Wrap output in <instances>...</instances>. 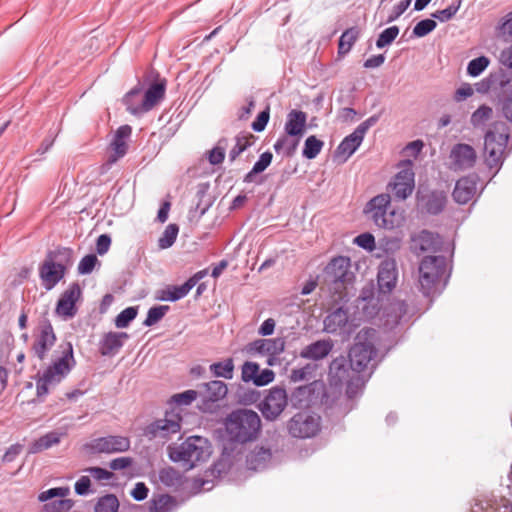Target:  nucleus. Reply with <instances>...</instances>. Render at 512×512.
<instances>
[{
  "instance_id": "13d9d810",
  "label": "nucleus",
  "mask_w": 512,
  "mask_h": 512,
  "mask_svg": "<svg viewBox=\"0 0 512 512\" xmlns=\"http://www.w3.org/2000/svg\"><path fill=\"white\" fill-rule=\"evenodd\" d=\"M461 6V0H458L456 3H452L446 9L438 10L432 14V17L438 19L440 22H447L452 19Z\"/></svg>"
},
{
  "instance_id": "79ce46f5",
  "label": "nucleus",
  "mask_w": 512,
  "mask_h": 512,
  "mask_svg": "<svg viewBox=\"0 0 512 512\" xmlns=\"http://www.w3.org/2000/svg\"><path fill=\"white\" fill-rule=\"evenodd\" d=\"M360 35V30L357 27L346 29L339 38L338 53L347 54Z\"/></svg>"
},
{
  "instance_id": "aec40b11",
  "label": "nucleus",
  "mask_w": 512,
  "mask_h": 512,
  "mask_svg": "<svg viewBox=\"0 0 512 512\" xmlns=\"http://www.w3.org/2000/svg\"><path fill=\"white\" fill-rule=\"evenodd\" d=\"M204 386L205 392L201 395L202 403L199 408L203 411H209L211 410L212 404L218 402L227 395L228 388L227 385L220 380L210 381L204 384Z\"/></svg>"
},
{
  "instance_id": "f8f14e48",
  "label": "nucleus",
  "mask_w": 512,
  "mask_h": 512,
  "mask_svg": "<svg viewBox=\"0 0 512 512\" xmlns=\"http://www.w3.org/2000/svg\"><path fill=\"white\" fill-rule=\"evenodd\" d=\"M321 418L308 412L296 413L287 423L289 434L294 438L306 439L316 436L321 429Z\"/></svg>"
},
{
  "instance_id": "20e7f679",
  "label": "nucleus",
  "mask_w": 512,
  "mask_h": 512,
  "mask_svg": "<svg viewBox=\"0 0 512 512\" xmlns=\"http://www.w3.org/2000/svg\"><path fill=\"white\" fill-rule=\"evenodd\" d=\"M225 426L231 440L247 443L258 437L262 424L259 415L255 411L237 409L228 415Z\"/></svg>"
},
{
  "instance_id": "5fc2aeb1",
  "label": "nucleus",
  "mask_w": 512,
  "mask_h": 512,
  "mask_svg": "<svg viewBox=\"0 0 512 512\" xmlns=\"http://www.w3.org/2000/svg\"><path fill=\"white\" fill-rule=\"evenodd\" d=\"M399 34V27L398 26H391L383 30L376 40V47L381 49L385 46L390 45L398 36Z\"/></svg>"
},
{
  "instance_id": "5701e85b",
  "label": "nucleus",
  "mask_w": 512,
  "mask_h": 512,
  "mask_svg": "<svg viewBox=\"0 0 512 512\" xmlns=\"http://www.w3.org/2000/svg\"><path fill=\"white\" fill-rule=\"evenodd\" d=\"M165 92V79L152 83L144 93L142 92V104L138 106V109L140 111H146V113L149 112L164 98Z\"/></svg>"
},
{
  "instance_id": "58836bf2",
  "label": "nucleus",
  "mask_w": 512,
  "mask_h": 512,
  "mask_svg": "<svg viewBox=\"0 0 512 512\" xmlns=\"http://www.w3.org/2000/svg\"><path fill=\"white\" fill-rule=\"evenodd\" d=\"M73 250L68 247H58L55 250L48 251L46 257L51 259L57 266H62L64 271L73 264Z\"/></svg>"
},
{
  "instance_id": "37998d69",
  "label": "nucleus",
  "mask_w": 512,
  "mask_h": 512,
  "mask_svg": "<svg viewBox=\"0 0 512 512\" xmlns=\"http://www.w3.org/2000/svg\"><path fill=\"white\" fill-rule=\"evenodd\" d=\"M408 312V305L405 301L397 300L390 304L387 323L398 325Z\"/></svg>"
},
{
  "instance_id": "69168bd1",
  "label": "nucleus",
  "mask_w": 512,
  "mask_h": 512,
  "mask_svg": "<svg viewBox=\"0 0 512 512\" xmlns=\"http://www.w3.org/2000/svg\"><path fill=\"white\" fill-rule=\"evenodd\" d=\"M197 391L186 390L172 396V401L179 405H189L197 398Z\"/></svg>"
},
{
  "instance_id": "2eb2a0df",
  "label": "nucleus",
  "mask_w": 512,
  "mask_h": 512,
  "mask_svg": "<svg viewBox=\"0 0 512 512\" xmlns=\"http://www.w3.org/2000/svg\"><path fill=\"white\" fill-rule=\"evenodd\" d=\"M376 349L371 343L358 342L355 343L349 350V362L351 368L356 371L358 375L369 369L371 361L376 356Z\"/></svg>"
},
{
  "instance_id": "72a5a7b5",
  "label": "nucleus",
  "mask_w": 512,
  "mask_h": 512,
  "mask_svg": "<svg viewBox=\"0 0 512 512\" xmlns=\"http://www.w3.org/2000/svg\"><path fill=\"white\" fill-rule=\"evenodd\" d=\"M148 504L150 512H173L178 508L176 498L169 494L153 495Z\"/></svg>"
},
{
  "instance_id": "4d7b16f0",
  "label": "nucleus",
  "mask_w": 512,
  "mask_h": 512,
  "mask_svg": "<svg viewBox=\"0 0 512 512\" xmlns=\"http://www.w3.org/2000/svg\"><path fill=\"white\" fill-rule=\"evenodd\" d=\"M137 307H127L122 310L115 318V326L117 328H125L137 316Z\"/></svg>"
},
{
  "instance_id": "9d476101",
  "label": "nucleus",
  "mask_w": 512,
  "mask_h": 512,
  "mask_svg": "<svg viewBox=\"0 0 512 512\" xmlns=\"http://www.w3.org/2000/svg\"><path fill=\"white\" fill-rule=\"evenodd\" d=\"M182 417L175 410L167 411L165 416L148 424L143 435L149 440L167 441L172 435L181 429Z\"/></svg>"
},
{
  "instance_id": "c03bdc74",
  "label": "nucleus",
  "mask_w": 512,
  "mask_h": 512,
  "mask_svg": "<svg viewBox=\"0 0 512 512\" xmlns=\"http://www.w3.org/2000/svg\"><path fill=\"white\" fill-rule=\"evenodd\" d=\"M234 371V363L232 358H227L224 361L216 362L210 365V372L215 377H222L225 379H232Z\"/></svg>"
},
{
  "instance_id": "3c124183",
  "label": "nucleus",
  "mask_w": 512,
  "mask_h": 512,
  "mask_svg": "<svg viewBox=\"0 0 512 512\" xmlns=\"http://www.w3.org/2000/svg\"><path fill=\"white\" fill-rule=\"evenodd\" d=\"M170 307L168 305H160L151 307L148 312L146 319L143 324L147 327H151L158 323L165 314L169 311Z\"/></svg>"
},
{
  "instance_id": "338daca9",
  "label": "nucleus",
  "mask_w": 512,
  "mask_h": 512,
  "mask_svg": "<svg viewBox=\"0 0 512 512\" xmlns=\"http://www.w3.org/2000/svg\"><path fill=\"white\" fill-rule=\"evenodd\" d=\"M97 481H109L114 473L101 467H89L85 469Z\"/></svg>"
},
{
  "instance_id": "680f3d73",
  "label": "nucleus",
  "mask_w": 512,
  "mask_h": 512,
  "mask_svg": "<svg viewBox=\"0 0 512 512\" xmlns=\"http://www.w3.org/2000/svg\"><path fill=\"white\" fill-rule=\"evenodd\" d=\"M259 372V365L255 362H245L242 365L241 379L243 382H253L257 373Z\"/></svg>"
},
{
  "instance_id": "7c9ffc66",
  "label": "nucleus",
  "mask_w": 512,
  "mask_h": 512,
  "mask_svg": "<svg viewBox=\"0 0 512 512\" xmlns=\"http://www.w3.org/2000/svg\"><path fill=\"white\" fill-rule=\"evenodd\" d=\"M316 383L302 385L293 390L290 401L295 408H307L312 403L315 394Z\"/></svg>"
},
{
  "instance_id": "1a4fd4ad",
  "label": "nucleus",
  "mask_w": 512,
  "mask_h": 512,
  "mask_svg": "<svg viewBox=\"0 0 512 512\" xmlns=\"http://www.w3.org/2000/svg\"><path fill=\"white\" fill-rule=\"evenodd\" d=\"M390 202V194H379L366 204L364 213L370 216V219L376 226L384 229H393L398 225V222L396 212L394 210L388 212Z\"/></svg>"
},
{
  "instance_id": "a878e982",
  "label": "nucleus",
  "mask_w": 512,
  "mask_h": 512,
  "mask_svg": "<svg viewBox=\"0 0 512 512\" xmlns=\"http://www.w3.org/2000/svg\"><path fill=\"white\" fill-rule=\"evenodd\" d=\"M451 158L459 169H468L474 166L477 155L472 146L460 143L452 148Z\"/></svg>"
},
{
  "instance_id": "0e129e2a",
  "label": "nucleus",
  "mask_w": 512,
  "mask_h": 512,
  "mask_svg": "<svg viewBox=\"0 0 512 512\" xmlns=\"http://www.w3.org/2000/svg\"><path fill=\"white\" fill-rule=\"evenodd\" d=\"M498 34L512 38V11L507 13L497 26Z\"/></svg>"
},
{
  "instance_id": "2f4dec72",
  "label": "nucleus",
  "mask_w": 512,
  "mask_h": 512,
  "mask_svg": "<svg viewBox=\"0 0 512 512\" xmlns=\"http://www.w3.org/2000/svg\"><path fill=\"white\" fill-rule=\"evenodd\" d=\"M348 323V312L342 307H339L329 313L324 319V331L330 334H335L343 330Z\"/></svg>"
},
{
  "instance_id": "052dcab7",
  "label": "nucleus",
  "mask_w": 512,
  "mask_h": 512,
  "mask_svg": "<svg viewBox=\"0 0 512 512\" xmlns=\"http://www.w3.org/2000/svg\"><path fill=\"white\" fill-rule=\"evenodd\" d=\"M69 493H70L69 487H55V488H51V489L41 492L38 495V500L40 502H46L55 497L64 498V497L68 496Z\"/></svg>"
},
{
  "instance_id": "dca6fc26",
  "label": "nucleus",
  "mask_w": 512,
  "mask_h": 512,
  "mask_svg": "<svg viewBox=\"0 0 512 512\" xmlns=\"http://www.w3.org/2000/svg\"><path fill=\"white\" fill-rule=\"evenodd\" d=\"M82 294L80 285L77 282H73L69 287L61 294L55 308L57 315L64 319H71L77 314L76 303L80 299Z\"/></svg>"
},
{
  "instance_id": "de8ad7c7",
  "label": "nucleus",
  "mask_w": 512,
  "mask_h": 512,
  "mask_svg": "<svg viewBox=\"0 0 512 512\" xmlns=\"http://www.w3.org/2000/svg\"><path fill=\"white\" fill-rule=\"evenodd\" d=\"M119 501L114 494H107L100 497L95 505V512H117Z\"/></svg>"
},
{
  "instance_id": "c85d7f7f",
  "label": "nucleus",
  "mask_w": 512,
  "mask_h": 512,
  "mask_svg": "<svg viewBox=\"0 0 512 512\" xmlns=\"http://www.w3.org/2000/svg\"><path fill=\"white\" fill-rule=\"evenodd\" d=\"M332 348L331 340H317L304 347L300 352V357L315 361L321 360L331 352Z\"/></svg>"
},
{
  "instance_id": "6e6552de",
  "label": "nucleus",
  "mask_w": 512,
  "mask_h": 512,
  "mask_svg": "<svg viewBox=\"0 0 512 512\" xmlns=\"http://www.w3.org/2000/svg\"><path fill=\"white\" fill-rule=\"evenodd\" d=\"M329 381L331 385H346V393L352 397L357 389L364 384L362 375H358L344 356L335 358L329 366Z\"/></svg>"
},
{
  "instance_id": "f3484780",
  "label": "nucleus",
  "mask_w": 512,
  "mask_h": 512,
  "mask_svg": "<svg viewBox=\"0 0 512 512\" xmlns=\"http://www.w3.org/2000/svg\"><path fill=\"white\" fill-rule=\"evenodd\" d=\"M66 272L62 266H57L47 257L39 266V277L46 290L53 289L65 276Z\"/></svg>"
},
{
  "instance_id": "6ab92c4d",
  "label": "nucleus",
  "mask_w": 512,
  "mask_h": 512,
  "mask_svg": "<svg viewBox=\"0 0 512 512\" xmlns=\"http://www.w3.org/2000/svg\"><path fill=\"white\" fill-rule=\"evenodd\" d=\"M285 349V339L277 337L273 339H258L247 345L249 353H259L272 357L280 355Z\"/></svg>"
},
{
  "instance_id": "423d86ee",
  "label": "nucleus",
  "mask_w": 512,
  "mask_h": 512,
  "mask_svg": "<svg viewBox=\"0 0 512 512\" xmlns=\"http://www.w3.org/2000/svg\"><path fill=\"white\" fill-rule=\"evenodd\" d=\"M509 137V127L502 121L493 123L491 128L486 132L484 137L485 161L490 168H496L502 165Z\"/></svg>"
},
{
  "instance_id": "c756f323",
  "label": "nucleus",
  "mask_w": 512,
  "mask_h": 512,
  "mask_svg": "<svg viewBox=\"0 0 512 512\" xmlns=\"http://www.w3.org/2000/svg\"><path fill=\"white\" fill-rule=\"evenodd\" d=\"M272 459V452L269 448L255 447L246 456V465L249 470L265 469Z\"/></svg>"
},
{
  "instance_id": "a19ab883",
  "label": "nucleus",
  "mask_w": 512,
  "mask_h": 512,
  "mask_svg": "<svg viewBox=\"0 0 512 512\" xmlns=\"http://www.w3.org/2000/svg\"><path fill=\"white\" fill-rule=\"evenodd\" d=\"M254 135L251 133H240L235 137V145L229 152V160L235 161L237 157L254 143Z\"/></svg>"
},
{
  "instance_id": "864d4df0",
  "label": "nucleus",
  "mask_w": 512,
  "mask_h": 512,
  "mask_svg": "<svg viewBox=\"0 0 512 512\" xmlns=\"http://www.w3.org/2000/svg\"><path fill=\"white\" fill-rule=\"evenodd\" d=\"M490 60L486 56H480L472 59L467 66V73L471 77H477L482 74L489 66Z\"/></svg>"
},
{
  "instance_id": "b1692460",
  "label": "nucleus",
  "mask_w": 512,
  "mask_h": 512,
  "mask_svg": "<svg viewBox=\"0 0 512 512\" xmlns=\"http://www.w3.org/2000/svg\"><path fill=\"white\" fill-rule=\"evenodd\" d=\"M418 201L429 214H440L447 203V195L444 191L433 190L426 194L418 195Z\"/></svg>"
},
{
  "instance_id": "39448f33",
  "label": "nucleus",
  "mask_w": 512,
  "mask_h": 512,
  "mask_svg": "<svg viewBox=\"0 0 512 512\" xmlns=\"http://www.w3.org/2000/svg\"><path fill=\"white\" fill-rule=\"evenodd\" d=\"M447 259L439 256H425L419 265V284L424 296L435 294L442 280L447 279Z\"/></svg>"
},
{
  "instance_id": "e433bc0d",
  "label": "nucleus",
  "mask_w": 512,
  "mask_h": 512,
  "mask_svg": "<svg viewBox=\"0 0 512 512\" xmlns=\"http://www.w3.org/2000/svg\"><path fill=\"white\" fill-rule=\"evenodd\" d=\"M364 136L354 130L350 135L346 136L337 148V152L345 156V160L348 159L361 145Z\"/></svg>"
},
{
  "instance_id": "09e8293b",
  "label": "nucleus",
  "mask_w": 512,
  "mask_h": 512,
  "mask_svg": "<svg viewBox=\"0 0 512 512\" xmlns=\"http://www.w3.org/2000/svg\"><path fill=\"white\" fill-rule=\"evenodd\" d=\"M323 145V141L319 140L316 136L311 135L305 140L302 154L307 159H314L321 152Z\"/></svg>"
},
{
  "instance_id": "f03ea898",
  "label": "nucleus",
  "mask_w": 512,
  "mask_h": 512,
  "mask_svg": "<svg viewBox=\"0 0 512 512\" xmlns=\"http://www.w3.org/2000/svg\"><path fill=\"white\" fill-rule=\"evenodd\" d=\"M60 348L59 355L52 359L42 374L38 373L36 396L40 402L49 394L50 388L55 387L68 376L76 364L72 344L68 342Z\"/></svg>"
},
{
  "instance_id": "a18cd8bd",
  "label": "nucleus",
  "mask_w": 512,
  "mask_h": 512,
  "mask_svg": "<svg viewBox=\"0 0 512 512\" xmlns=\"http://www.w3.org/2000/svg\"><path fill=\"white\" fill-rule=\"evenodd\" d=\"M493 116V109L488 105L479 106L471 115L470 122L477 128L484 126Z\"/></svg>"
},
{
  "instance_id": "e2e57ef3",
  "label": "nucleus",
  "mask_w": 512,
  "mask_h": 512,
  "mask_svg": "<svg viewBox=\"0 0 512 512\" xmlns=\"http://www.w3.org/2000/svg\"><path fill=\"white\" fill-rule=\"evenodd\" d=\"M299 139H297L295 142L291 143L289 139L286 136H282L277 139V141L274 143V150L276 153H280L282 150H286V154L290 156L294 150L296 149V146L298 145Z\"/></svg>"
},
{
  "instance_id": "774afa93",
  "label": "nucleus",
  "mask_w": 512,
  "mask_h": 512,
  "mask_svg": "<svg viewBox=\"0 0 512 512\" xmlns=\"http://www.w3.org/2000/svg\"><path fill=\"white\" fill-rule=\"evenodd\" d=\"M354 243H356L359 247L366 249L368 251H372L375 249V238L370 233H362L358 235Z\"/></svg>"
},
{
  "instance_id": "393cba45",
  "label": "nucleus",
  "mask_w": 512,
  "mask_h": 512,
  "mask_svg": "<svg viewBox=\"0 0 512 512\" xmlns=\"http://www.w3.org/2000/svg\"><path fill=\"white\" fill-rule=\"evenodd\" d=\"M498 89L496 106L502 116L512 124V78L508 76Z\"/></svg>"
},
{
  "instance_id": "8fccbe9b",
  "label": "nucleus",
  "mask_w": 512,
  "mask_h": 512,
  "mask_svg": "<svg viewBox=\"0 0 512 512\" xmlns=\"http://www.w3.org/2000/svg\"><path fill=\"white\" fill-rule=\"evenodd\" d=\"M179 227L176 224H169L166 226L164 232L158 240V246L161 249H167L171 247L177 238Z\"/></svg>"
},
{
  "instance_id": "412c9836",
  "label": "nucleus",
  "mask_w": 512,
  "mask_h": 512,
  "mask_svg": "<svg viewBox=\"0 0 512 512\" xmlns=\"http://www.w3.org/2000/svg\"><path fill=\"white\" fill-rule=\"evenodd\" d=\"M131 133L132 128L129 125H122L116 130L113 140L110 144L113 153L109 156V163H115L118 159L122 158L127 153V140L130 138Z\"/></svg>"
},
{
  "instance_id": "c9c22d12",
  "label": "nucleus",
  "mask_w": 512,
  "mask_h": 512,
  "mask_svg": "<svg viewBox=\"0 0 512 512\" xmlns=\"http://www.w3.org/2000/svg\"><path fill=\"white\" fill-rule=\"evenodd\" d=\"M142 92H143V87L139 83L134 88H132L130 91H128L122 99L123 104L126 106L127 111H129L133 115H141V114L146 113V111H140L138 109L139 108L138 106H141V104H142V99H143Z\"/></svg>"
},
{
  "instance_id": "4c0bfd02",
  "label": "nucleus",
  "mask_w": 512,
  "mask_h": 512,
  "mask_svg": "<svg viewBox=\"0 0 512 512\" xmlns=\"http://www.w3.org/2000/svg\"><path fill=\"white\" fill-rule=\"evenodd\" d=\"M60 439V433L56 431L48 432L30 444L29 453L36 454L43 450L49 449L52 446L59 444Z\"/></svg>"
},
{
  "instance_id": "49530a36",
  "label": "nucleus",
  "mask_w": 512,
  "mask_h": 512,
  "mask_svg": "<svg viewBox=\"0 0 512 512\" xmlns=\"http://www.w3.org/2000/svg\"><path fill=\"white\" fill-rule=\"evenodd\" d=\"M159 481L167 487H176L181 482L180 473L173 467H165L159 471Z\"/></svg>"
},
{
  "instance_id": "4be33fe9",
  "label": "nucleus",
  "mask_w": 512,
  "mask_h": 512,
  "mask_svg": "<svg viewBox=\"0 0 512 512\" xmlns=\"http://www.w3.org/2000/svg\"><path fill=\"white\" fill-rule=\"evenodd\" d=\"M396 280L397 269L395 262L393 260L381 262L377 275L379 290L382 293H390L396 285Z\"/></svg>"
},
{
  "instance_id": "9b49d317",
  "label": "nucleus",
  "mask_w": 512,
  "mask_h": 512,
  "mask_svg": "<svg viewBox=\"0 0 512 512\" xmlns=\"http://www.w3.org/2000/svg\"><path fill=\"white\" fill-rule=\"evenodd\" d=\"M288 405V395L285 388L274 386L265 391L264 397L258 404V409L267 421L277 420Z\"/></svg>"
},
{
  "instance_id": "4468645a",
  "label": "nucleus",
  "mask_w": 512,
  "mask_h": 512,
  "mask_svg": "<svg viewBox=\"0 0 512 512\" xmlns=\"http://www.w3.org/2000/svg\"><path fill=\"white\" fill-rule=\"evenodd\" d=\"M130 440L128 437L119 435H108L92 440L86 447L96 454H113L126 452L130 449Z\"/></svg>"
},
{
  "instance_id": "6e6d98bb",
  "label": "nucleus",
  "mask_w": 512,
  "mask_h": 512,
  "mask_svg": "<svg viewBox=\"0 0 512 512\" xmlns=\"http://www.w3.org/2000/svg\"><path fill=\"white\" fill-rule=\"evenodd\" d=\"M96 265L100 266L101 263L95 254L85 255L78 264V274L88 275L92 273Z\"/></svg>"
},
{
  "instance_id": "a211bd4d",
  "label": "nucleus",
  "mask_w": 512,
  "mask_h": 512,
  "mask_svg": "<svg viewBox=\"0 0 512 512\" xmlns=\"http://www.w3.org/2000/svg\"><path fill=\"white\" fill-rule=\"evenodd\" d=\"M478 176L476 174L460 178L453 190V198L459 204H467L477 192Z\"/></svg>"
},
{
  "instance_id": "f257e3e1",
  "label": "nucleus",
  "mask_w": 512,
  "mask_h": 512,
  "mask_svg": "<svg viewBox=\"0 0 512 512\" xmlns=\"http://www.w3.org/2000/svg\"><path fill=\"white\" fill-rule=\"evenodd\" d=\"M355 274L351 271L348 257L337 256L325 266L322 274V290H326L333 303L348 301L349 289L353 286Z\"/></svg>"
},
{
  "instance_id": "603ef678",
  "label": "nucleus",
  "mask_w": 512,
  "mask_h": 512,
  "mask_svg": "<svg viewBox=\"0 0 512 512\" xmlns=\"http://www.w3.org/2000/svg\"><path fill=\"white\" fill-rule=\"evenodd\" d=\"M228 144V140L226 138H221L217 145L209 151L208 161L212 165L221 164L225 158V150Z\"/></svg>"
},
{
  "instance_id": "bb28decb",
  "label": "nucleus",
  "mask_w": 512,
  "mask_h": 512,
  "mask_svg": "<svg viewBox=\"0 0 512 512\" xmlns=\"http://www.w3.org/2000/svg\"><path fill=\"white\" fill-rule=\"evenodd\" d=\"M125 332H108L104 334L99 344V351L103 356H111L116 354L124 345V341L128 339Z\"/></svg>"
},
{
  "instance_id": "f704fd0d",
  "label": "nucleus",
  "mask_w": 512,
  "mask_h": 512,
  "mask_svg": "<svg viewBox=\"0 0 512 512\" xmlns=\"http://www.w3.org/2000/svg\"><path fill=\"white\" fill-rule=\"evenodd\" d=\"M507 78L508 75L504 72L490 74L488 77L476 83L475 89L478 93H487L491 90L494 94L495 101H497V94L499 93L498 87H500L502 81L507 80Z\"/></svg>"
},
{
  "instance_id": "0eeeda50",
  "label": "nucleus",
  "mask_w": 512,
  "mask_h": 512,
  "mask_svg": "<svg viewBox=\"0 0 512 512\" xmlns=\"http://www.w3.org/2000/svg\"><path fill=\"white\" fill-rule=\"evenodd\" d=\"M57 342V336L53 325L47 316L38 320L37 325L32 332V342L30 345V355L40 362L45 361L52 348Z\"/></svg>"
},
{
  "instance_id": "ddd939ff",
  "label": "nucleus",
  "mask_w": 512,
  "mask_h": 512,
  "mask_svg": "<svg viewBox=\"0 0 512 512\" xmlns=\"http://www.w3.org/2000/svg\"><path fill=\"white\" fill-rule=\"evenodd\" d=\"M414 177L412 164L408 161L407 166L401 169L388 184V189L395 199L405 200L412 194L415 187Z\"/></svg>"
},
{
  "instance_id": "473e14b6",
  "label": "nucleus",
  "mask_w": 512,
  "mask_h": 512,
  "mask_svg": "<svg viewBox=\"0 0 512 512\" xmlns=\"http://www.w3.org/2000/svg\"><path fill=\"white\" fill-rule=\"evenodd\" d=\"M412 242L416 251H435L440 244V237L433 232L422 230L412 238Z\"/></svg>"
},
{
  "instance_id": "7ed1b4c3",
  "label": "nucleus",
  "mask_w": 512,
  "mask_h": 512,
  "mask_svg": "<svg viewBox=\"0 0 512 512\" xmlns=\"http://www.w3.org/2000/svg\"><path fill=\"white\" fill-rule=\"evenodd\" d=\"M167 451L172 462L181 463L185 470H190L210 457L212 446L204 437L190 436L181 444L169 445Z\"/></svg>"
},
{
  "instance_id": "bf43d9fd",
  "label": "nucleus",
  "mask_w": 512,
  "mask_h": 512,
  "mask_svg": "<svg viewBox=\"0 0 512 512\" xmlns=\"http://www.w3.org/2000/svg\"><path fill=\"white\" fill-rule=\"evenodd\" d=\"M437 24L433 19H424L419 21L413 28V35L421 38L431 33Z\"/></svg>"
},
{
  "instance_id": "cd10ccee",
  "label": "nucleus",
  "mask_w": 512,
  "mask_h": 512,
  "mask_svg": "<svg viewBox=\"0 0 512 512\" xmlns=\"http://www.w3.org/2000/svg\"><path fill=\"white\" fill-rule=\"evenodd\" d=\"M307 115L301 110H291L287 114L285 133L291 137L300 138L306 130Z\"/></svg>"
},
{
  "instance_id": "ea45409f",
  "label": "nucleus",
  "mask_w": 512,
  "mask_h": 512,
  "mask_svg": "<svg viewBox=\"0 0 512 512\" xmlns=\"http://www.w3.org/2000/svg\"><path fill=\"white\" fill-rule=\"evenodd\" d=\"M190 292L186 283L180 286H169L166 289L160 290L156 299L161 301L175 302L184 298Z\"/></svg>"
}]
</instances>
